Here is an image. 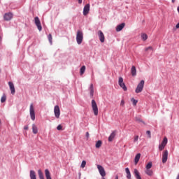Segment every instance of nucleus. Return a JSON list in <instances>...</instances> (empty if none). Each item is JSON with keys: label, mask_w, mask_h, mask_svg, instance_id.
Instances as JSON below:
<instances>
[{"label": "nucleus", "mask_w": 179, "mask_h": 179, "mask_svg": "<svg viewBox=\"0 0 179 179\" xmlns=\"http://www.w3.org/2000/svg\"><path fill=\"white\" fill-rule=\"evenodd\" d=\"M102 179H106V178H104V177H102Z\"/></svg>", "instance_id": "nucleus-47"}, {"label": "nucleus", "mask_w": 179, "mask_h": 179, "mask_svg": "<svg viewBox=\"0 0 179 179\" xmlns=\"http://www.w3.org/2000/svg\"><path fill=\"white\" fill-rule=\"evenodd\" d=\"M90 10V4L88 3L84 6L83 15L86 16V15L89 13Z\"/></svg>", "instance_id": "nucleus-13"}, {"label": "nucleus", "mask_w": 179, "mask_h": 179, "mask_svg": "<svg viewBox=\"0 0 179 179\" xmlns=\"http://www.w3.org/2000/svg\"><path fill=\"white\" fill-rule=\"evenodd\" d=\"M131 73L132 76H136V67H135V66H132L131 69Z\"/></svg>", "instance_id": "nucleus-22"}, {"label": "nucleus", "mask_w": 179, "mask_h": 179, "mask_svg": "<svg viewBox=\"0 0 179 179\" xmlns=\"http://www.w3.org/2000/svg\"><path fill=\"white\" fill-rule=\"evenodd\" d=\"M140 159H141V153H138L136 155V157L134 158V163L136 165L138 164Z\"/></svg>", "instance_id": "nucleus-23"}, {"label": "nucleus", "mask_w": 179, "mask_h": 179, "mask_svg": "<svg viewBox=\"0 0 179 179\" xmlns=\"http://www.w3.org/2000/svg\"><path fill=\"white\" fill-rule=\"evenodd\" d=\"M92 108L94 115H99V108L97 107V103L94 99L92 100Z\"/></svg>", "instance_id": "nucleus-2"}, {"label": "nucleus", "mask_w": 179, "mask_h": 179, "mask_svg": "<svg viewBox=\"0 0 179 179\" xmlns=\"http://www.w3.org/2000/svg\"><path fill=\"white\" fill-rule=\"evenodd\" d=\"M78 3H82V0H78Z\"/></svg>", "instance_id": "nucleus-44"}, {"label": "nucleus", "mask_w": 179, "mask_h": 179, "mask_svg": "<svg viewBox=\"0 0 179 179\" xmlns=\"http://www.w3.org/2000/svg\"><path fill=\"white\" fill-rule=\"evenodd\" d=\"M48 38L49 40V43L50 44H52V35L51 34H49L48 36Z\"/></svg>", "instance_id": "nucleus-30"}, {"label": "nucleus", "mask_w": 179, "mask_h": 179, "mask_svg": "<svg viewBox=\"0 0 179 179\" xmlns=\"http://www.w3.org/2000/svg\"><path fill=\"white\" fill-rule=\"evenodd\" d=\"M134 174L136 179H142V178L141 177V174L139 173V171H138V169H135L134 170Z\"/></svg>", "instance_id": "nucleus-16"}, {"label": "nucleus", "mask_w": 179, "mask_h": 179, "mask_svg": "<svg viewBox=\"0 0 179 179\" xmlns=\"http://www.w3.org/2000/svg\"><path fill=\"white\" fill-rule=\"evenodd\" d=\"M173 3H174V2H176V0H172Z\"/></svg>", "instance_id": "nucleus-46"}, {"label": "nucleus", "mask_w": 179, "mask_h": 179, "mask_svg": "<svg viewBox=\"0 0 179 179\" xmlns=\"http://www.w3.org/2000/svg\"><path fill=\"white\" fill-rule=\"evenodd\" d=\"M90 92L91 97H93V96L94 94V87L93 86V84L90 85Z\"/></svg>", "instance_id": "nucleus-19"}, {"label": "nucleus", "mask_w": 179, "mask_h": 179, "mask_svg": "<svg viewBox=\"0 0 179 179\" xmlns=\"http://www.w3.org/2000/svg\"><path fill=\"white\" fill-rule=\"evenodd\" d=\"M85 71H86V66H83L80 70V75H83V73H85Z\"/></svg>", "instance_id": "nucleus-29"}, {"label": "nucleus", "mask_w": 179, "mask_h": 179, "mask_svg": "<svg viewBox=\"0 0 179 179\" xmlns=\"http://www.w3.org/2000/svg\"><path fill=\"white\" fill-rule=\"evenodd\" d=\"M24 129H25V131H27V129H29V126H24Z\"/></svg>", "instance_id": "nucleus-41"}, {"label": "nucleus", "mask_w": 179, "mask_h": 179, "mask_svg": "<svg viewBox=\"0 0 179 179\" xmlns=\"http://www.w3.org/2000/svg\"><path fill=\"white\" fill-rule=\"evenodd\" d=\"M55 117L56 118H59L61 115V110H59V106L58 105L55 106L54 108Z\"/></svg>", "instance_id": "nucleus-7"}, {"label": "nucleus", "mask_w": 179, "mask_h": 179, "mask_svg": "<svg viewBox=\"0 0 179 179\" xmlns=\"http://www.w3.org/2000/svg\"><path fill=\"white\" fill-rule=\"evenodd\" d=\"M125 27V23H122L116 27V31H121Z\"/></svg>", "instance_id": "nucleus-17"}, {"label": "nucleus", "mask_w": 179, "mask_h": 179, "mask_svg": "<svg viewBox=\"0 0 179 179\" xmlns=\"http://www.w3.org/2000/svg\"><path fill=\"white\" fill-rule=\"evenodd\" d=\"M101 145H103V142H101V141H98L96 143V149H99V148H101Z\"/></svg>", "instance_id": "nucleus-27"}, {"label": "nucleus", "mask_w": 179, "mask_h": 179, "mask_svg": "<svg viewBox=\"0 0 179 179\" xmlns=\"http://www.w3.org/2000/svg\"><path fill=\"white\" fill-rule=\"evenodd\" d=\"M98 36L99 38V41L101 43H104L106 41V37L104 36V34L101 30L98 31Z\"/></svg>", "instance_id": "nucleus-11"}, {"label": "nucleus", "mask_w": 179, "mask_h": 179, "mask_svg": "<svg viewBox=\"0 0 179 179\" xmlns=\"http://www.w3.org/2000/svg\"><path fill=\"white\" fill-rule=\"evenodd\" d=\"M81 169H85L86 167V161H83L80 165Z\"/></svg>", "instance_id": "nucleus-34"}, {"label": "nucleus", "mask_w": 179, "mask_h": 179, "mask_svg": "<svg viewBox=\"0 0 179 179\" xmlns=\"http://www.w3.org/2000/svg\"><path fill=\"white\" fill-rule=\"evenodd\" d=\"M167 137H164L162 143L159 145V150H163V149H164V148H166V145H167Z\"/></svg>", "instance_id": "nucleus-8"}, {"label": "nucleus", "mask_w": 179, "mask_h": 179, "mask_svg": "<svg viewBox=\"0 0 179 179\" xmlns=\"http://www.w3.org/2000/svg\"><path fill=\"white\" fill-rule=\"evenodd\" d=\"M169 159V151L168 150H164L162 152V163H166L167 159Z\"/></svg>", "instance_id": "nucleus-9"}, {"label": "nucleus", "mask_w": 179, "mask_h": 179, "mask_svg": "<svg viewBox=\"0 0 179 179\" xmlns=\"http://www.w3.org/2000/svg\"><path fill=\"white\" fill-rule=\"evenodd\" d=\"M145 86V80H142L137 85V87L135 90L136 93H141L143 90Z\"/></svg>", "instance_id": "nucleus-3"}, {"label": "nucleus", "mask_w": 179, "mask_h": 179, "mask_svg": "<svg viewBox=\"0 0 179 179\" xmlns=\"http://www.w3.org/2000/svg\"><path fill=\"white\" fill-rule=\"evenodd\" d=\"M13 17V14L12 13H5L3 15V19L6 22H9V20H12Z\"/></svg>", "instance_id": "nucleus-10"}, {"label": "nucleus", "mask_w": 179, "mask_h": 179, "mask_svg": "<svg viewBox=\"0 0 179 179\" xmlns=\"http://www.w3.org/2000/svg\"><path fill=\"white\" fill-rule=\"evenodd\" d=\"M152 166H153V164H152V162H150L146 165L145 169H152Z\"/></svg>", "instance_id": "nucleus-32"}, {"label": "nucleus", "mask_w": 179, "mask_h": 179, "mask_svg": "<svg viewBox=\"0 0 179 179\" xmlns=\"http://www.w3.org/2000/svg\"><path fill=\"white\" fill-rule=\"evenodd\" d=\"M115 179H118V175H117L116 176H115Z\"/></svg>", "instance_id": "nucleus-45"}, {"label": "nucleus", "mask_w": 179, "mask_h": 179, "mask_svg": "<svg viewBox=\"0 0 179 179\" xmlns=\"http://www.w3.org/2000/svg\"><path fill=\"white\" fill-rule=\"evenodd\" d=\"M76 41L77 43L79 45L82 44V42L83 41V32L80 30H78L77 31Z\"/></svg>", "instance_id": "nucleus-1"}, {"label": "nucleus", "mask_w": 179, "mask_h": 179, "mask_svg": "<svg viewBox=\"0 0 179 179\" xmlns=\"http://www.w3.org/2000/svg\"><path fill=\"white\" fill-rule=\"evenodd\" d=\"M118 85L123 89L124 92H127L128 88H127V85H125V83H124V78L122 77L119 78Z\"/></svg>", "instance_id": "nucleus-4"}, {"label": "nucleus", "mask_w": 179, "mask_h": 179, "mask_svg": "<svg viewBox=\"0 0 179 179\" xmlns=\"http://www.w3.org/2000/svg\"><path fill=\"white\" fill-rule=\"evenodd\" d=\"M136 121H138V122H143L141 118L136 117Z\"/></svg>", "instance_id": "nucleus-39"}, {"label": "nucleus", "mask_w": 179, "mask_h": 179, "mask_svg": "<svg viewBox=\"0 0 179 179\" xmlns=\"http://www.w3.org/2000/svg\"><path fill=\"white\" fill-rule=\"evenodd\" d=\"M131 101H132L134 106H136V104H138V101H136V99H135L134 98L131 99Z\"/></svg>", "instance_id": "nucleus-35"}, {"label": "nucleus", "mask_w": 179, "mask_h": 179, "mask_svg": "<svg viewBox=\"0 0 179 179\" xmlns=\"http://www.w3.org/2000/svg\"><path fill=\"white\" fill-rule=\"evenodd\" d=\"M125 172L127 173V178L131 179V171H129V168H126Z\"/></svg>", "instance_id": "nucleus-24"}, {"label": "nucleus", "mask_w": 179, "mask_h": 179, "mask_svg": "<svg viewBox=\"0 0 179 179\" xmlns=\"http://www.w3.org/2000/svg\"><path fill=\"white\" fill-rule=\"evenodd\" d=\"M176 29H179V22L176 24Z\"/></svg>", "instance_id": "nucleus-43"}, {"label": "nucleus", "mask_w": 179, "mask_h": 179, "mask_svg": "<svg viewBox=\"0 0 179 179\" xmlns=\"http://www.w3.org/2000/svg\"><path fill=\"white\" fill-rule=\"evenodd\" d=\"M57 131H61L62 129V125L59 124L57 127Z\"/></svg>", "instance_id": "nucleus-37"}, {"label": "nucleus", "mask_w": 179, "mask_h": 179, "mask_svg": "<svg viewBox=\"0 0 179 179\" xmlns=\"http://www.w3.org/2000/svg\"><path fill=\"white\" fill-rule=\"evenodd\" d=\"M141 38L143 41H146L148 40V34H141Z\"/></svg>", "instance_id": "nucleus-28"}, {"label": "nucleus", "mask_w": 179, "mask_h": 179, "mask_svg": "<svg viewBox=\"0 0 179 179\" xmlns=\"http://www.w3.org/2000/svg\"><path fill=\"white\" fill-rule=\"evenodd\" d=\"M35 24L37 27V29L39 31H41L43 30V27H41V22L40 21V19L38 17H36L34 18Z\"/></svg>", "instance_id": "nucleus-6"}, {"label": "nucleus", "mask_w": 179, "mask_h": 179, "mask_svg": "<svg viewBox=\"0 0 179 179\" xmlns=\"http://www.w3.org/2000/svg\"><path fill=\"white\" fill-rule=\"evenodd\" d=\"M8 86L10 87V90L11 91V94H15L16 90H15V85H13V83L8 82Z\"/></svg>", "instance_id": "nucleus-14"}, {"label": "nucleus", "mask_w": 179, "mask_h": 179, "mask_svg": "<svg viewBox=\"0 0 179 179\" xmlns=\"http://www.w3.org/2000/svg\"><path fill=\"white\" fill-rule=\"evenodd\" d=\"M149 50H151V51H153V48L152 46H149L145 48V51H149Z\"/></svg>", "instance_id": "nucleus-36"}, {"label": "nucleus", "mask_w": 179, "mask_h": 179, "mask_svg": "<svg viewBox=\"0 0 179 179\" xmlns=\"http://www.w3.org/2000/svg\"><path fill=\"white\" fill-rule=\"evenodd\" d=\"M0 124H1V120H0Z\"/></svg>", "instance_id": "nucleus-48"}, {"label": "nucleus", "mask_w": 179, "mask_h": 179, "mask_svg": "<svg viewBox=\"0 0 179 179\" xmlns=\"http://www.w3.org/2000/svg\"><path fill=\"white\" fill-rule=\"evenodd\" d=\"M145 174H147V176H149L150 177H152V176H153V171H152L151 169H146Z\"/></svg>", "instance_id": "nucleus-25"}, {"label": "nucleus", "mask_w": 179, "mask_h": 179, "mask_svg": "<svg viewBox=\"0 0 179 179\" xmlns=\"http://www.w3.org/2000/svg\"><path fill=\"white\" fill-rule=\"evenodd\" d=\"M89 132L88 131H87L86 132V138H87V139H89Z\"/></svg>", "instance_id": "nucleus-42"}, {"label": "nucleus", "mask_w": 179, "mask_h": 179, "mask_svg": "<svg viewBox=\"0 0 179 179\" xmlns=\"http://www.w3.org/2000/svg\"><path fill=\"white\" fill-rule=\"evenodd\" d=\"M146 134H147V135H148V138H152V135H151L150 131H149V130L147 131Z\"/></svg>", "instance_id": "nucleus-38"}, {"label": "nucleus", "mask_w": 179, "mask_h": 179, "mask_svg": "<svg viewBox=\"0 0 179 179\" xmlns=\"http://www.w3.org/2000/svg\"><path fill=\"white\" fill-rule=\"evenodd\" d=\"M124 104H125V101H124V100H122L121 101V103H120V106H124Z\"/></svg>", "instance_id": "nucleus-40"}, {"label": "nucleus", "mask_w": 179, "mask_h": 179, "mask_svg": "<svg viewBox=\"0 0 179 179\" xmlns=\"http://www.w3.org/2000/svg\"><path fill=\"white\" fill-rule=\"evenodd\" d=\"M45 176L46 179H52L51 178V173H50V171L48 169L45 170Z\"/></svg>", "instance_id": "nucleus-21"}, {"label": "nucleus", "mask_w": 179, "mask_h": 179, "mask_svg": "<svg viewBox=\"0 0 179 179\" xmlns=\"http://www.w3.org/2000/svg\"><path fill=\"white\" fill-rule=\"evenodd\" d=\"M29 177L31 179H37V177L36 176V171L31 170L29 172Z\"/></svg>", "instance_id": "nucleus-18"}, {"label": "nucleus", "mask_w": 179, "mask_h": 179, "mask_svg": "<svg viewBox=\"0 0 179 179\" xmlns=\"http://www.w3.org/2000/svg\"><path fill=\"white\" fill-rule=\"evenodd\" d=\"M6 101V95L3 94L1 99V103H5Z\"/></svg>", "instance_id": "nucleus-31"}, {"label": "nucleus", "mask_w": 179, "mask_h": 179, "mask_svg": "<svg viewBox=\"0 0 179 179\" xmlns=\"http://www.w3.org/2000/svg\"><path fill=\"white\" fill-rule=\"evenodd\" d=\"M32 132L34 134V135H36L38 132V129L37 128V126L36 124H32Z\"/></svg>", "instance_id": "nucleus-20"}, {"label": "nucleus", "mask_w": 179, "mask_h": 179, "mask_svg": "<svg viewBox=\"0 0 179 179\" xmlns=\"http://www.w3.org/2000/svg\"><path fill=\"white\" fill-rule=\"evenodd\" d=\"M29 113L31 120H32V121H34V120H36V113L34 112V106H33V103H31L30 105Z\"/></svg>", "instance_id": "nucleus-5"}, {"label": "nucleus", "mask_w": 179, "mask_h": 179, "mask_svg": "<svg viewBox=\"0 0 179 179\" xmlns=\"http://www.w3.org/2000/svg\"><path fill=\"white\" fill-rule=\"evenodd\" d=\"M97 169L101 177H106V170H104V168L101 165H97Z\"/></svg>", "instance_id": "nucleus-12"}, {"label": "nucleus", "mask_w": 179, "mask_h": 179, "mask_svg": "<svg viewBox=\"0 0 179 179\" xmlns=\"http://www.w3.org/2000/svg\"><path fill=\"white\" fill-rule=\"evenodd\" d=\"M139 141V136H134V143H136Z\"/></svg>", "instance_id": "nucleus-33"}, {"label": "nucleus", "mask_w": 179, "mask_h": 179, "mask_svg": "<svg viewBox=\"0 0 179 179\" xmlns=\"http://www.w3.org/2000/svg\"><path fill=\"white\" fill-rule=\"evenodd\" d=\"M117 134V131H113L110 136L108 137V141L109 142H113L114 140V138H115V134Z\"/></svg>", "instance_id": "nucleus-15"}, {"label": "nucleus", "mask_w": 179, "mask_h": 179, "mask_svg": "<svg viewBox=\"0 0 179 179\" xmlns=\"http://www.w3.org/2000/svg\"><path fill=\"white\" fill-rule=\"evenodd\" d=\"M38 174L39 179H44V174L43 173V171L41 169L38 170Z\"/></svg>", "instance_id": "nucleus-26"}]
</instances>
